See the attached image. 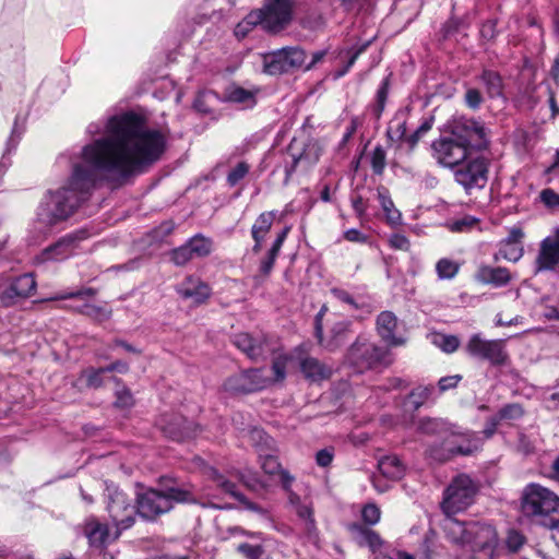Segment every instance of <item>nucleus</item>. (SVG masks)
<instances>
[{
    "mask_svg": "<svg viewBox=\"0 0 559 559\" xmlns=\"http://www.w3.org/2000/svg\"><path fill=\"white\" fill-rule=\"evenodd\" d=\"M164 134L148 129L142 116L132 111L110 117L102 138L86 144L68 180L49 191L38 217L47 225L68 219L86 201L103 175L127 178L155 163L165 151Z\"/></svg>",
    "mask_w": 559,
    "mask_h": 559,
    "instance_id": "1",
    "label": "nucleus"
},
{
    "mask_svg": "<svg viewBox=\"0 0 559 559\" xmlns=\"http://www.w3.org/2000/svg\"><path fill=\"white\" fill-rule=\"evenodd\" d=\"M447 539L459 547L469 546L473 559H498V534L496 528L486 522H461L447 516L442 524Z\"/></svg>",
    "mask_w": 559,
    "mask_h": 559,
    "instance_id": "2",
    "label": "nucleus"
},
{
    "mask_svg": "<svg viewBox=\"0 0 559 559\" xmlns=\"http://www.w3.org/2000/svg\"><path fill=\"white\" fill-rule=\"evenodd\" d=\"M292 357L286 354L276 356L272 362V373L266 368H250L241 370L226 379L224 389L233 394H250L263 391L286 378V369Z\"/></svg>",
    "mask_w": 559,
    "mask_h": 559,
    "instance_id": "3",
    "label": "nucleus"
},
{
    "mask_svg": "<svg viewBox=\"0 0 559 559\" xmlns=\"http://www.w3.org/2000/svg\"><path fill=\"white\" fill-rule=\"evenodd\" d=\"M520 510L524 516L550 528L559 525V496L537 483H530L523 488Z\"/></svg>",
    "mask_w": 559,
    "mask_h": 559,
    "instance_id": "4",
    "label": "nucleus"
},
{
    "mask_svg": "<svg viewBox=\"0 0 559 559\" xmlns=\"http://www.w3.org/2000/svg\"><path fill=\"white\" fill-rule=\"evenodd\" d=\"M194 502L192 493L183 488L169 487L164 491L148 489L136 498L138 514L144 520H155L169 512L174 503Z\"/></svg>",
    "mask_w": 559,
    "mask_h": 559,
    "instance_id": "5",
    "label": "nucleus"
},
{
    "mask_svg": "<svg viewBox=\"0 0 559 559\" xmlns=\"http://www.w3.org/2000/svg\"><path fill=\"white\" fill-rule=\"evenodd\" d=\"M483 448V438L479 433L462 430L453 425L449 436L440 447L431 448L429 455L436 461L445 462L456 455H472Z\"/></svg>",
    "mask_w": 559,
    "mask_h": 559,
    "instance_id": "6",
    "label": "nucleus"
},
{
    "mask_svg": "<svg viewBox=\"0 0 559 559\" xmlns=\"http://www.w3.org/2000/svg\"><path fill=\"white\" fill-rule=\"evenodd\" d=\"M477 491V484L468 475H457L444 491L441 503L443 512L451 516L466 510L474 502Z\"/></svg>",
    "mask_w": 559,
    "mask_h": 559,
    "instance_id": "7",
    "label": "nucleus"
},
{
    "mask_svg": "<svg viewBox=\"0 0 559 559\" xmlns=\"http://www.w3.org/2000/svg\"><path fill=\"white\" fill-rule=\"evenodd\" d=\"M347 359L360 371L378 367H389L393 362L389 349L378 346L361 336L350 346Z\"/></svg>",
    "mask_w": 559,
    "mask_h": 559,
    "instance_id": "8",
    "label": "nucleus"
},
{
    "mask_svg": "<svg viewBox=\"0 0 559 559\" xmlns=\"http://www.w3.org/2000/svg\"><path fill=\"white\" fill-rule=\"evenodd\" d=\"M448 133L463 144L469 152L484 150L488 145V133L478 120L467 117H456L448 122Z\"/></svg>",
    "mask_w": 559,
    "mask_h": 559,
    "instance_id": "9",
    "label": "nucleus"
},
{
    "mask_svg": "<svg viewBox=\"0 0 559 559\" xmlns=\"http://www.w3.org/2000/svg\"><path fill=\"white\" fill-rule=\"evenodd\" d=\"M107 511L116 527L114 538H118L122 531L134 524L138 507L133 504L132 499L118 488L107 487Z\"/></svg>",
    "mask_w": 559,
    "mask_h": 559,
    "instance_id": "10",
    "label": "nucleus"
},
{
    "mask_svg": "<svg viewBox=\"0 0 559 559\" xmlns=\"http://www.w3.org/2000/svg\"><path fill=\"white\" fill-rule=\"evenodd\" d=\"M293 5V0H265L263 7L254 12L263 29L277 33L292 21Z\"/></svg>",
    "mask_w": 559,
    "mask_h": 559,
    "instance_id": "11",
    "label": "nucleus"
},
{
    "mask_svg": "<svg viewBox=\"0 0 559 559\" xmlns=\"http://www.w3.org/2000/svg\"><path fill=\"white\" fill-rule=\"evenodd\" d=\"M465 350L469 356L487 360L493 366H502L509 358L503 340H485L479 334L469 337Z\"/></svg>",
    "mask_w": 559,
    "mask_h": 559,
    "instance_id": "12",
    "label": "nucleus"
},
{
    "mask_svg": "<svg viewBox=\"0 0 559 559\" xmlns=\"http://www.w3.org/2000/svg\"><path fill=\"white\" fill-rule=\"evenodd\" d=\"M263 72L277 75L304 64L306 52L298 47L282 48L263 55Z\"/></svg>",
    "mask_w": 559,
    "mask_h": 559,
    "instance_id": "13",
    "label": "nucleus"
},
{
    "mask_svg": "<svg viewBox=\"0 0 559 559\" xmlns=\"http://www.w3.org/2000/svg\"><path fill=\"white\" fill-rule=\"evenodd\" d=\"M432 157L436 162L448 168L459 166L467 159L471 152L457 142L450 133L441 135L431 144Z\"/></svg>",
    "mask_w": 559,
    "mask_h": 559,
    "instance_id": "14",
    "label": "nucleus"
},
{
    "mask_svg": "<svg viewBox=\"0 0 559 559\" xmlns=\"http://www.w3.org/2000/svg\"><path fill=\"white\" fill-rule=\"evenodd\" d=\"M455 180L465 189L483 188L487 182L488 163L485 158H475L455 171Z\"/></svg>",
    "mask_w": 559,
    "mask_h": 559,
    "instance_id": "15",
    "label": "nucleus"
},
{
    "mask_svg": "<svg viewBox=\"0 0 559 559\" xmlns=\"http://www.w3.org/2000/svg\"><path fill=\"white\" fill-rule=\"evenodd\" d=\"M559 265V233L546 237L539 245L534 273L555 271Z\"/></svg>",
    "mask_w": 559,
    "mask_h": 559,
    "instance_id": "16",
    "label": "nucleus"
},
{
    "mask_svg": "<svg viewBox=\"0 0 559 559\" xmlns=\"http://www.w3.org/2000/svg\"><path fill=\"white\" fill-rule=\"evenodd\" d=\"M233 343L252 360L263 357L269 350L267 338L264 334L238 333L234 335Z\"/></svg>",
    "mask_w": 559,
    "mask_h": 559,
    "instance_id": "17",
    "label": "nucleus"
},
{
    "mask_svg": "<svg viewBox=\"0 0 559 559\" xmlns=\"http://www.w3.org/2000/svg\"><path fill=\"white\" fill-rule=\"evenodd\" d=\"M206 476H207V479L213 483L214 487L216 489H218L222 493L228 495L235 499L240 500L243 503V506L246 507V509H248V510H251V511H254V512H258L261 514H266L264 509H262L258 504L245 499L237 491L236 485L233 481L228 480L224 475L218 473V471L215 469L214 467H209L206 469Z\"/></svg>",
    "mask_w": 559,
    "mask_h": 559,
    "instance_id": "18",
    "label": "nucleus"
},
{
    "mask_svg": "<svg viewBox=\"0 0 559 559\" xmlns=\"http://www.w3.org/2000/svg\"><path fill=\"white\" fill-rule=\"evenodd\" d=\"M36 288V282L32 274H23L13 280L10 285L0 293V298L3 304L10 305L16 298L29 297Z\"/></svg>",
    "mask_w": 559,
    "mask_h": 559,
    "instance_id": "19",
    "label": "nucleus"
},
{
    "mask_svg": "<svg viewBox=\"0 0 559 559\" xmlns=\"http://www.w3.org/2000/svg\"><path fill=\"white\" fill-rule=\"evenodd\" d=\"M159 425L166 436L178 441L193 437L197 428L192 421L180 415H174L169 419L163 418Z\"/></svg>",
    "mask_w": 559,
    "mask_h": 559,
    "instance_id": "20",
    "label": "nucleus"
},
{
    "mask_svg": "<svg viewBox=\"0 0 559 559\" xmlns=\"http://www.w3.org/2000/svg\"><path fill=\"white\" fill-rule=\"evenodd\" d=\"M360 538V544L369 547L373 559H401L400 554H405L404 551L389 550L383 539L374 531L362 528Z\"/></svg>",
    "mask_w": 559,
    "mask_h": 559,
    "instance_id": "21",
    "label": "nucleus"
},
{
    "mask_svg": "<svg viewBox=\"0 0 559 559\" xmlns=\"http://www.w3.org/2000/svg\"><path fill=\"white\" fill-rule=\"evenodd\" d=\"M475 280L485 285L502 287L511 282L512 275L507 267L481 264L475 273Z\"/></svg>",
    "mask_w": 559,
    "mask_h": 559,
    "instance_id": "22",
    "label": "nucleus"
},
{
    "mask_svg": "<svg viewBox=\"0 0 559 559\" xmlns=\"http://www.w3.org/2000/svg\"><path fill=\"white\" fill-rule=\"evenodd\" d=\"M183 299H191L195 304L204 302L211 294L210 287L197 277H187L177 288Z\"/></svg>",
    "mask_w": 559,
    "mask_h": 559,
    "instance_id": "23",
    "label": "nucleus"
},
{
    "mask_svg": "<svg viewBox=\"0 0 559 559\" xmlns=\"http://www.w3.org/2000/svg\"><path fill=\"white\" fill-rule=\"evenodd\" d=\"M397 328V318L391 311H383L377 318V331L381 338L389 345H402L404 341L396 337L394 332Z\"/></svg>",
    "mask_w": 559,
    "mask_h": 559,
    "instance_id": "24",
    "label": "nucleus"
},
{
    "mask_svg": "<svg viewBox=\"0 0 559 559\" xmlns=\"http://www.w3.org/2000/svg\"><path fill=\"white\" fill-rule=\"evenodd\" d=\"M84 533L90 544L94 547H103L117 539L114 538L115 533H109L107 525L102 524L94 519L86 522Z\"/></svg>",
    "mask_w": 559,
    "mask_h": 559,
    "instance_id": "25",
    "label": "nucleus"
},
{
    "mask_svg": "<svg viewBox=\"0 0 559 559\" xmlns=\"http://www.w3.org/2000/svg\"><path fill=\"white\" fill-rule=\"evenodd\" d=\"M275 215L273 212H264L259 215V217L255 219L254 224L251 228V235L254 240V246L252 248L253 252H259L262 247V242L270 231L273 222H274Z\"/></svg>",
    "mask_w": 559,
    "mask_h": 559,
    "instance_id": "26",
    "label": "nucleus"
},
{
    "mask_svg": "<svg viewBox=\"0 0 559 559\" xmlns=\"http://www.w3.org/2000/svg\"><path fill=\"white\" fill-rule=\"evenodd\" d=\"M300 370L313 382L325 380L331 376V369L313 357L304 358L300 361Z\"/></svg>",
    "mask_w": 559,
    "mask_h": 559,
    "instance_id": "27",
    "label": "nucleus"
},
{
    "mask_svg": "<svg viewBox=\"0 0 559 559\" xmlns=\"http://www.w3.org/2000/svg\"><path fill=\"white\" fill-rule=\"evenodd\" d=\"M289 233V227H285L274 240L272 247L267 251L266 255L260 262V274L263 277H267L273 269L274 262L281 251V248Z\"/></svg>",
    "mask_w": 559,
    "mask_h": 559,
    "instance_id": "28",
    "label": "nucleus"
},
{
    "mask_svg": "<svg viewBox=\"0 0 559 559\" xmlns=\"http://www.w3.org/2000/svg\"><path fill=\"white\" fill-rule=\"evenodd\" d=\"M74 240L72 238H63L53 246L47 248L41 253L43 261H60L69 258L74 252Z\"/></svg>",
    "mask_w": 559,
    "mask_h": 559,
    "instance_id": "29",
    "label": "nucleus"
},
{
    "mask_svg": "<svg viewBox=\"0 0 559 559\" xmlns=\"http://www.w3.org/2000/svg\"><path fill=\"white\" fill-rule=\"evenodd\" d=\"M326 323L330 325V335L325 346L333 349L345 341L349 333L350 322L347 320L336 321L334 318L328 317Z\"/></svg>",
    "mask_w": 559,
    "mask_h": 559,
    "instance_id": "30",
    "label": "nucleus"
},
{
    "mask_svg": "<svg viewBox=\"0 0 559 559\" xmlns=\"http://www.w3.org/2000/svg\"><path fill=\"white\" fill-rule=\"evenodd\" d=\"M380 473L392 480H397L404 475L405 467L401 460L395 455L383 456L378 462Z\"/></svg>",
    "mask_w": 559,
    "mask_h": 559,
    "instance_id": "31",
    "label": "nucleus"
},
{
    "mask_svg": "<svg viewBox=\"0 0 559 559\" xmlns=\"http://www.w3.org/2000/svg\"><path fill=\"white\" fill-rule=\"evenodd\" d=\"M419 430L428 435H440L443 439L449 436L453 424L440 418H426L419 421Z\"/></svg>",
    "mask_w": 559,
    "mask_h": 559,
    "instance_id": "32",
    "label": "nucleus"
},
{
    "mask_svg": "<svg viewBox=\"0 0 559 559\" xmlns=\"http://www.w3.org/2000/svg\"><path fill=\"white\" fill-rule=\"evenodd\" d=\"M296 514L304 522V528L308 538L312 542H316L318 538L316 521L313 519V511L309 504L298 503L295 509Z\"/></svg>",
    "mask_w": 559,
    "mask_h": 559,
    "instance_id": "33",
    "label": "nucleus"
},
{
    "mask_svg": "<svg viewBox=\"0 0 559 559\" xmlns=\"http://www.w3.org/2000/svg\"><path fill=\"white\" fill-rule=\"evenodd\" d=\"M378 199L383 212L385 213L388 222L390 224H397L401 219V213L394 207V203L391 200L388 190L384 188L378 189Z\"/></svg>",
    "mask_w": 559,
    "mask_h": 559,
    "instance_id": "34",
    "label": "nucleus"
},
{
    "mask_svg": "<svg viewBox=\"0 0 559 559\" xmlns=\"http://www.w3.org/2000/svg\"><path fill=\"white\" fill-rule=\"evenodd\" d=\"M523 252L521 243L502 241L499 251L495 254V261L504 259L510 262H516L522 258Z\"/></svg>",
    "mask_w": 559,
    "mask_h": 559,
    "instance_id": "35",
    "label": "nucleus"
},
{
    "mask_svg": "<svg viewBox=\"0 0 559 559\" xmlns=\"http://www.w3.org/2000/svg\"><path fill=\"white\" fill-rule=\"evenodd\" d=\"M226 98L231 103L241 104L246 107H252L255 104L254 93L240 86L230 87L227 91Z\"/></svg>",
    "mask_w": 559,
    "mask_h": 559,
    "instance_id": "36",
    "label": "nucleus"
},
{
    "mask_svg": "<svg viewBox=\"0 0 559 559\" xmlns=\"http://www.w3.org/2000/svg\"><path fill=\"white\" fill-rule=\"evenodd\" d=\"M481 81L486 86L489 97H499L502 95V79L497 72L489 70L484 71L481 74Z\"/></svg>",
    "mask_w": 559,
    "mask_h": 559,
    "instance_id": "37",
    "label": "nucleus"
},
{
    "mask_svg": "<svg viewBox=\"0 0 559 559\" xmlns=\"http://www.w3.org/2000/svg\"><path fill=\"white\" fill-rule=\"evenodd\" d=\"M237 550L246 559H273V554L262 545H252L248 543L239 544Z\"/></svg>",
    "mask_w": 559,
    "mask_h": 559,
    "instance_id": "38",
    "label": "nucleus"
},
{
    "mask_svg": "<svg viewBox=\"0 0 559 559\" xmlns=\"http://www.w3.org/2000/svg\"><path fill=\"white\" fill-rule=\"evenodd\" d=\"M187 243L194 258H204L212 251V240L202 235H195Z\"/></svg>",
    "mask_w": 559,
    "mask_h": 559,
    "instance_id": "39",
    "label": "nucleus"
},
{
    "mask_svg": "<svg viewBox=\"0 0 559 559\" xmlns=\"http://www.w3.org/2000/svg\"><path fill=\"white\" fill-rule=\"evenodd\" d=\"M459 271L460 263L454 260L442 258L436 263V272L441 281L454 278Z\"/></svg>",
    "mask_w": 559,
    "mask_h": 559,
    "instance_id": "40",
    "label": "nucleus"
},
{
    "mask_svg": "<svg viewBox=\"0 0 559 559\" xmlns=\"http://www.w3.org/2000/svg\"><path fill=\"white\" fill-rule=\"evenodd\" d=\"M104 367L103 368H87L81 372L80 380L84 381L87 388L98 389L104 385Z\"/></svg>",
    "mask_w": 559,
    "mask_h": 559,
    "instance_id": "41",
    "label": "nucleus"
},
{
    "mask_svg": "<svg viewBox=\"0 0 559 559\" xmlns=\"http://www.w3.org/2000/svg\"><path fill=\"white\" fill-rule=\"evenodd\" d=\"M255 25H260L259 15L252 11L236 25L234 33L238 38H243L252 31L253 26Z\"/></svg>",
    "mask_w": 559,
    "mask_h": 559,
    "instance_id": "42",
    "label": "nucleus"
},
{
    "mask_svg": "<svg viewBox=\"0 0 559 559\" xmlns=\"http://www.w3.org/2000/svg\"><path fill=\"white\" fill-rule=\"evenodd\" d=\"M78 311L98 321L106 320L110 317L109 310L90 302H84L82 306L78 307Z\"/></svg>",
    "mask_w": 559,
    "mask_h": 559,
    "instance_id": "43",
    "label": "nucleus"
},
{
    "mask_svg": "<svg viewBox=\"0 0 559 559\" xmlns=\"http://www.w3.org/2000/svg\"><path fill=\"white\" fill-rule=\"evenodd\" d=\"M433 343L444 353H454L460 346V340L455 335L436 334Z\"/></svg>",
    "mask_w": 559,
    "mask_h": 559,
    "instance_id": "44",
    "label": "nucleus"
},
{
    "mask_svg": "<svg viewBox=\"0 0 559 559\" xmlns=\"http://www.w3.org/2000/svg\"><path fill=\"white\" fill-rule=\"evenodd\" d=\"M170 259L176 265L182 266L186 265L192 259H194V257L190 250V247L186 242L185 245L171 251Z\"/></svg>",
    "mask_w": 559,
    "mask_h": 559,
    "instance_id": "45",
    "label": "nucleus"
},
{
    "mask_svg": "<svg viewBox=\"0 0 559 559\" xmlns=\"http://www.w3.org/2000/svg\"><path fill=\"white\" fill-rule=\"evenodd\" d=\"M433 386H418L411 392L408 399L415 409L419 408L431 395Z\"/></svg>",
    "mask_w": 559,
    "mask_h": 559,
    "instance_id": "46",
    "label": "nucleus"
},
{
    "mask_svg": "<svg viewBox=\"0 0 559 559\" xmlns=\"http://www.w3.org/2000/svg\"><path fill=\"white\" fill-rule=\"evenodd\" d=\"M524 415L523 407L518 404H508L503 406L497 416L499 420L506 419V420H516L520 419Z\"/></svg>",
    "mask_w": 559,
    "mask_h": 559,
    "instance_id": "47",
    "label": "nucleus"
},
{
    "mask_svg": "<svg viewBox=\"0 0 559 559\" xmlns=\"http://www.w3.org/2000/svg\"><path fill=\"white\" fill-rule=\"evenodd\" d=\"M526 538L519 531L510 530L506 537V547L510 552H518L525 544Z\"/></svg>",
    "mask_w": 559,
    "mask_h": 559,
    "instance_id": "48",
    "label": "nucleus"
},
{
    "mask_svg": "<svg viewBox=\"0 0 559 559\" xmlns=\"http://www.w3.org/2000/svg\"><path fill=\"white\" fill-rule=\"evenodd\" d=\"M386 154L382 146H377L371 154V167L374 174L381 175L385 168Z\"/></svg>",
    "mask_w": 559,
    "mask_h": 559,
    "instance_id": "49",
    "label": "nucleus"
},
{
    "mask_svg": "<svg viewBox=\"0 0 559 559\" xmlns=\"http://www.w3.org/2000/svg\"><path fill=\"white\" fill-rule=\"evenodd\" d=\"M248 173H249V165L245 162L238 163L236 165V167L233 168L227 176L228 185L231 187L236 186L241 179L245 178V176Z\"/></svg>",
    "mask_w": 559,
    "mask_h": 559,
    "instance_id": "50",
    "label": "nucleus"
},
{
    "mask_svg": "<svg viewBox=\"0 0 559 559\" xmlns=\"http://www.w3.org/2000/svg\"><path fill=\"white\" fill-rule=\"evenodd\" d=\"M261 459V468L264 471L267 475H278L282 471L281 464L278 463L277 459L273 455H260Z\"/></svg>",
    "mask_w": 559,
    "mask_h": 559,
    "instance_id": "51",
    "label": "nucleus"
},
{
    "mask_svg": "<svg viewBox=\"0 0 559 559\" xmlns=\"http://www.w3.org/2000/svg\"><path fill=\"white\" fill-rule=\"evenodd\" d=\"M380 509L376 504H367L361 511V516L365 523L373 525L380 520Z\"/></svg>",
    "mask_w": 559,
    "mask_h": 559,
    "instance_id": "52",
    "label": "nucleus"
},
{
    "mask_svg": "<svg viewBox=\"0 0 559 559\" xmlns=\"http://www.w3.org/2000/svg\"><path fill=\"white\" fill-rule=\"evenodd\" d=\"M133 396L129 390L123 389L117 392V399L115 402V405L117 407L127 409L130 408L133 405Z\"/></svg>",
    "mask_w": 559,
    "mask_h": 559,
    "instance_id": "53",
    "label": "nucleus"
},
{
    "mask_svg": "<svg viewBox=\"0 0 559 559\" xmlns=\"http://www.w3.org/2000/svg\"><path fill=\"white\" fill-rule=\"evenodd\" d=\"M540 200L550 209H559V194L551 189H545L540 192Z\"/></svg>",
    "mask_w": 559,
    "mask_h": 559,
    "instance_id": "54",
    "label": "nucleus"
},
{
    "mask_svg": "<svg viewBox=\"0 0 559 559\" xmlns=\"http://www.w3.org/2000/svg\"><path fill=\"white\" fill-rule=\"evenodd\" d=\"M483 96L477 88H468L465 93V103L472 109L479 108Z\"/></svg>",
    "mask_w": 559,
    "mask_h": 559,
    "instance_id": "55",
    "label": "nucleus"
},
{
    "mask_svg": "<svg viewBox=\"0 0 559 559\" xmlns=\"http://www.w3.org/2000/svg\"><path fill=\"white\" fill-rule=\"evenodd\" d=\"M389 243L392 248L403 251H407L411 247L409 240L402 234L391 235L389 238Z\"/></svg>",
    "mask_w": 559,
    "mask_h": 559,
    "instance_id": "56",
    "label": "nucleus"
},
{
    "mask_svg": "<svg viewBox=\"0 0 559 559\" xmlns=\"http://www.w3.org/2000/svg\"><path fill=\"white\" fill-rule=\"evenodd\" d=\"M461 380H462V376H460V374L442 377L438 382V388H439L440 392H444L450 389L456 388Z\"/></svg>",
    "mask_w": 559,
    "mask_h": 559,
    "instance_id": "57",
    "label": "nucleus"
},
{
    "mask_svg": "<svg viewBox=\"0 0 559 559\" xmlns=\"http://www.w3.org/2000/svg\"><path fill=\"white\" fill-rule=\"evenodd\" d=\"M248 437L255 444L264 443L265 445H269V442L272 441L271 438L263 430H261L259 428L250 429L248 431Z\"/></svg>",
    "mask_w": 559,
    "mask_h": 559,
    "instance_id": "58",
    "label": "nucleus"
},
{
    "mask_svg": "<svg viewBox=\"0 0 559 559\" xmlns=\"http://www.w3.org/2000/svg\"><path fill=\"white\" fill-rule=\"evenodd\" d=\"M333 451L330 449H322L316 454V462L321 467H326L332 463L333 460Z\"/></svg>",
    "mask_w": 559,
    "mask_h": 559,
    "instance_id": "59",
    "label": "nucleus"
},
{
    "mask_svg": "<svg viewBox=\"0 0 559 559\" xmlns=\"http://www.w3.org/2000/svg\"><path fill=\"white\" fill-rule=\"evenodd\" d=\"M93 295H94V290L91 288H87V289L76 290L73 293L64 294V295H58L53 299L80 298L82 300H86L87 297H92Z\"/></svg>",
    "mask_w": 559,
    "mask_h": 559,
    "instance_id": "60",
    "label": "nucleus"
},
{
    "mask_svg": "<svg viewBox=\"0 0 559 559\" xmlns=\"http://www.w3.org/2000/svg\"><path fill=\"white\" fill-rule=\"evenodd\" d=\"M386 96H388V82L384 81L382 83L381 87L377 92L378 115H380L384 108V103H385Z\"/></svg>",
    "mask_w": 559,
    "mask_h": 559,
    "instance_id": "61",
    "label": "nucleus"
},
{
    "mask_svg": "<svg viewBox=\"0 0 559 559\" xmlns=\"http://www.w3.org/2000/svg\"><path fill=\"white\" fill-rule=\"evenodd\" d=\"M499 421H500V420L497 418V416H496V417H491V418L487 421L486 427H485V429H484V431H483V436H484V437H481V438H483V441H484L485 439H489V438H490V437L496 432L497 427H498V425H499Z\"/></svg>",
    "mask_w": 559,
    "mask_h": 559,
    "instance_id": "62",
    "label": "nucleus"
},
{
    "mask_svg": "<svg viewBox=\"0 0 559 559\" xmlns=\"http://www.w3.org/2000/svg\"><path fill=\"white\" fill-rule=\"evenodd\" d=\"M344 238L350 242H365L367 240L366 236L355 228L346 230Z\"/></svg>",
    "mask_w": 559,
    "mask_h": 559,
    "instance_id": "63",
    "label": "nucleus"
},
{
    "mask_svg": "<svg viewBox=\"0 0 559 559\" xmlns=\"http://www.w3.org/2000/svg\"><path fill=\"white\" fill-rule=\"evenodd\" d=\"M331 294L336 298L338 299L340 301H343L345 304H348V305H352V306H355V302H354V299L353 297L345 290H342V289H337V288H333L331 290Z\"/></svg>",
    "mask_w": 559,
    "mask_h": 559,
    "instance_id": "64",
    "label": "nucleus"
}]
</instances>
